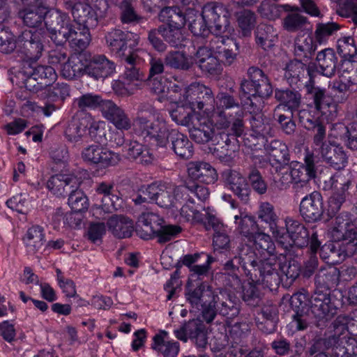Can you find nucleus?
<instances>
[{
	"mask_svg": "<svg viewBox=\"0 0 357 357\" xmlns=\"http://www.w3.org/2000/svg\"><path fill=\"white\" fill-rule=\"evenodd\" d=\"M318 151L323 160L335 169H342L347 164V156L339 145L329 143L319 148Z\"/></svg>",
	"mask_w": 357,
	"mask_h": 357,
	"instance_id": "obj_23",
	"label": "nucleus"
},
{
	"mask_svg": "<svg viewBox=\"0 0 357 357\" xmlns=\"http://www.w3.org/2000/svg\"><path fill=\"white\" fill-rule=\"evenodd\" d=\"M338 53L344 59V61H351V59L357 55V47L352 37H344L337 40Z\"/></svg>",
	"mask_w": 357,
	"mask_h": 357,
	"instance_id": "obj_62",
	"label": "nucleus"
},
{
	"mask_svg": "<svg viewBox=\"0 0 357 357\" xmlns=\"http://www.w3.org/2000/svg\"><path fill=\"white\" fill-rule=\"evenodd\" d=\"M238 26L243 36H248L256 24L255 14L250 10H242L236 14Z\"/></svg>",
	"mask_w": 357,
	"mask_h": 357,
	"instance_id": "obj_55",
	"label": "nucleus"
},
{
	"mask_svg": "<svg viewBox=\"0 0 357 357\" xmlns=\"http://www.w3.org/2000/svg\"><path fill=\"white\" fill-rule=\"evenodd\" d=\"M328 234L333 241H348V250L350 247H355L353 253H357V227L354 225L348 213H342L335 217Z\"/></svg>",
	"mask_w": 357,
	"mask_h": 357,
	"instance_id": "obj_10",
	"label": "nucleus"
},
{
	"mask_svg": "<svg viewBox=\"0 0 357 357\" xmlns=\"http://www.w3.org/2000/svg\"><path fill=\"white\" fill-rule=\"evenodd\" d=\"M42 35L38 31H23L16 39V50L24 62H36L42 55L43 44Z\"/></svg>",
	"mask_w": 357,
	"mask_h": 357,
	"instance_id": "obj_9",
	"label": "nucleus"
},
{
	"mask_svg": "<svg viewBox=\"0 0 357 357\" xmlns=\"http://www.w3.org/2000/svg\"><path fill=\"white\" fill-rule=\"evenodd\" d=\"M213 300L214 306L220 315L232 319L239 314V301L226 291H215Z\"/></svg>",
	"mask_w": 357,
	"mask_h": 357,
	"instance_id": "obj_22",
	"label": "nucleus"
},
{
	"mask_svg": "<svg viewBox=\"0 0 357 357\" xmlns=\"http://www.w3.org/2000/svg\"><path fill=\"white\" fill-rule=\"evenodd\" d=\"M241 110L243 107L236 98L227 93H219L215 99L211 123L217 129H227L231 123L228 116H232L231 111L235 113Z\"/></svg>",
	"mask_w": 357,
	"mask_h": 357,
	"instance_id": "obj_7",
	"label": "nucleus"
},
{
	"mask_svg": "<svg viewBox=\"0 0 357 357\" xmlns=\"http://www.w3.org/2000/svg\"><path fill=\"white\" fill-rule=\"evenodd\" d=\"M188 178L185 181L206 184L214 183L218 180V174L214 167L203 161H192L187 165ZM197 185H198L197 183Z\"/></svg>",
	"mask_w": 357,
	"mask_h": 357,
	"instance_id": "obj_21",
	"label": "nucleus"
},
{
	"mask_svg": "<svg viewBox=\"0 0 357 357\" xmlns=\"http://www.w3.org/2000/svg\"><path fill=\"white\" fill-rule=\"evenodd\" d=\"M140 50L137 49L135 52H130V54L121 58L126 63V70L123 75V78L128 83L142 80L144 77L143 74L140 72L137 65L141 62L138 52Z\"/></svg>",
	"mask_w": 357,
	"mask_h": 357,
	"instance_id": "obj_37",
	"label": "nucleus"
},
{
	"mask_svg": "<svg viewBox=\"0 0 357 357\" xmlns=\"http://www.w3.org/2000/svg\"><path fill=\"white\" fill-rule=\"evenodd\" d=\"M319 248L321 257L326 260L328 264H339L344 259V254L340 246H337L333 243H326Z\"/></svg>",
	"mask_w": 357,
	"mask_h": 357,
	"instance_id": "obj_57",
	"label": "nucleus"
},
{
	"mask_svg": "<svg viewBox=\"0 0 357 357\" xmlns=\"http://www.w3.org/2000/svg\"><path fill=\"white\" fill-rule=\"evenodd\" d=\"M203 16L212 26V33L218 36L225 33L229 25L230 13L222 3L210 2L202 8Z\"/></svg>",
	"mask_w": 357,
	"mask_h": 357,
	"instance_id": "obj_12",
	"label": "nucleus"
},
{
	"mask_svg": "<svg viewBox=\"0 0 357 357\" xmlns=\"http://www.w3.org/2000/svg\"><path fill=\"white\" fill-rule=\"evenodd\" d=\"M79 179L73 175L56 174L47 181V189L54 195L60 197L68 194L71 188L79 185Z\"/></svg>",
	"mask_w": 357,
	"mask_h": 357,
	"instance_id": "obj_24",
	"label": "nucleus"
},
{
	"mask_svg": "<svg viewBox=\"0 0 357 357\" xmlns=\"http://www.w3.org/2000/svg\"><path fill=\"white\" fill-rule=\"evenodd\" d=\"M341 74L344 82H347L356 90L357 89V62L343 61L341 65Z\"/></svg>",
	"mask_w": 357,
	"mask_h": 357,
	"instance_id": "obj_63",
	"label": "nucleus"
},
{
	"mask_svg": "<svg viewBox=\"0 0 357 357\" xmlns=\"http://www.w3.org/2000/svg\"><path fill=\"white\" fill-rule=\"evenodd\" d=\"M134 38L135 45H138L139 36L130 32H125L121 29H112L105 34L106 44L109 50L118 57L123 58L130 54V52H135L128 49V41Z\"/></svg>",
	"mask_w": 357,
	"mask_h": 357,
	"instance_id": "obj_13",
	"label": "nucleus"
},
{
	"mask_svg": "<svg viewBox=\"0 0 357 357\" xmlns=\"http://www.w3.org/2000/svg\"><path fill=\"white\" fill-rule=\"evenodd\" d=\"M234 222L237 231L249 241L258 233V225L255 218L251 215L239 212L238 215H234Z\"/></svg>",
	"mask_w": 357,
	"mask_h": 357,
	"instance_id": "obj_42",
	"label": "nucleus"
},
{
	"mask_svg": "<svg viewBox=\"0 0 357 357\" xmlns=\"http://www.w3.org/2000/svg\"><path fill=\"white\" fill-rule=\"evenodd\" d=\"M305 87L317 111H321L329 106L326 89L316 86L314 81L311 79L305 84Z\"/></svg>",
	"mask_w": 357,
	"mask_h": 357,
	"instance_id": "obj_46",
	"label": "nucleus"
},
{
	"mask_svg": "<svg viewBox=\"0 0 357 357\" xmlns=\"http://www.w3.org/2000/svg\"><path fill=\"white\" fill-rule=\"evenodd\" d=\"M310 303L311 314L319 328L325 327L337 312V308L331 302L330 293L327 290L324 291L317 289L311 296Z\"/></svg>",
	"mask_w": 357,
	"mask_h": 357,
	"instance_id": "obj_8",
	"label": "nucleus"
},
{
	"mask_svg": "<svg viewBox=\"0 0 357 357\" xmlns=\"http://www.w3.org/2000/svg\"><path fill=\"white\" fill-rule=\"evenodd\" d=\"M83 117L79 115L73 116L68 122L65 128L64 134L67 140L72 143L82 142L86 135Z\"/></svg>",
	"mask_w": 357,
	"mask_h": 357,
	"instance_id": "obj_41",
	"label": "nucleus"
},
{
	"mask_svg": "<svg viewBox=\"0 0 357 357\" xmlns=\"http://www.w3.org/2000/svg\"><path fill=\"white\" fill-rule=\"evenodd\" d=\"M86 75L98 80L111 76L115 71V64L104 54H94L86 61Z\"/></svg>",
	"mask_w": 357,
	"mask_h": 357,
	"instance_id": "obj_17",
	"label": "nucleus"
},
{
	"mask_svg": "<svg viewBox=\"0 0 357 357\" xmlns=\"http://www.w3.org/2000/svg\"><path fill=\"white\" fill-rule=\"evenodd\" d=\"M90 26H81L75 27L73 24L70 29V33L64 36L58 45H64L66 42L70 43V46L76 51L84 50L90 44L91 36L89 31Z\"/></svg>",
	"mask_w": 357,
	"mask_h": 357,
	"instance_id": "obj_27",
	"label": "nucleus"
},
{
	"mask_svg": "<svg viewBox=\"0 0 357 357\" xmlns=\"http://www.w3.org/2000/svg\"><path fill=\"white\" fill-rule=\"evenodd\" d=\"M248 75L258 89V96L268 98L273 93V87L268 77L258 67L252 66L248 70Z\"/></svg>",
	"mask_w": 357,
	"mask_h": 357,
	"instance_id": "obj_35",
	"label": "nucleus"
},
{
	"mask_svg": "<svg viewBox=\"0 0 357 357\" xmlns=\"http://www.w3.org/2000/svg\"><path fill=\"white\" fill-rule=\"evenodd\" d=\"M168 333L161 331L154 335L151 348L163 357H176L180 351V344L178 342L167 340Z\"/></svg>",
	"mask_w": 357,
	"mask_h": 357,
	"instance_id": "obj_30",
	"label": "nucleus"
},
{
	"mask_svg": "<svg viewBox=\"0 0 357 357\" xmlns=\"http://www.w3.org/2000/svg\"><path fill=\"white\" fill-rule=\"evenodd\" d=\"M317 49L313 38L310 35H298L294 40V55L297 59L307 61Z\"/></svg>",
	"mask_w": 357,
	"mask_h": 357,
	"instance_id": "obj_34",
	"label": "nucleus"
},
{
	"mask_svg": "<svg viewBox=\"0 0 357 357\" xmlns=\"http://www.w3.org/2000/svg\"><path fill=\"white\" fill-rule=\"evenodd\" d=\"M316 63L320 73L326 77H331L335 74L338 57L333 49L326 48L317 53Z\"/></svg>",
	"mask_w": 357,
	"mask_h": 357,
	"instance_id": "obj_29",
	"label": "nucleus"
},
{
	"mask_svg": "<svg viewBox=\"0 0 357 357\" xmlns=\"http://www.w3.org/2000/svg\"><path fill=\"white\" fill-rule=\"evenodd\" d=\"M23 240L29 252H38L43 247L45 241L43 228L38 225L30 227Z\"/></svg>",
	"mask_w": 357,
	"mask_h": 357,
	"instance_id": "obj_40",
	"label": "nucleus"
},
{
	"mask_svg": "<svg viewBox=\"0 0 357 357\" xmlns=\"http://www.w3.org/2000/svg\"><path fill=\"white\" fill-rule=\"evenodd\" d=\"M71 12L75 21L81 26H95L98 24L97 15L88 3L81 2Z\"/></svg>",
	"mask_w": 357,
	"mask_h": 357,
	"instance_id": "obj_39",
	"label": "nucleus"
},
{
	"mask_svg": "<svg viewBox=\"0 0 357 357\" xmlns=\"http://www.w3.org/2000/svg\"><path fill=\"white\" fill-rule=\"evenodd\" d=\"M255 36L257 43L266 50L273 46L277 33L271 25L260 24L255 31Z\"/></svg>",
	"mask_w": 357,
	"mask_h": 357,
	"instance_id": "obj_50",
	"label": "nucleus"
},
{
	"mask_svg": "<svg viewBox=\"0 0 357 357\" xmlns=\"http://www.w3.org/2000/svg\"><path fill=\"white\" fill-rule=\"evenodd\" d=\"M213 294L214 291L210 287L201 283L195 289H189L185 297L192 310L195 312L202 310L203 306L212 303L214 301Z\"/></svg>",
	"mask_w": 357,
	"mask_h": 357,
	"instance_id": "obj_26",
	"label": "nucleus"
},
{
	"mask_svg": "<svg viewBox=\"0 0 357 357\" xmlns=\"http://www.w3.org/2000/svg\"><path fill=\"white\" fill-rule=\"evenodd\" d=\"M47 11L44 9L31 6L25 8L18 13V16L23 20L24 24L29 27H37L45 22Z\"/></svg>",
	"mask_w": 357,
	"mask_h": 357,
	"instance_id": "obj_45",
	"label": "nucleus"
},
{
	"mask_svg": "<svg viewBox=\"0 0 357 357\" xmlns=\"http://www.w3.org/2000/svg\"><path fill=\"white\" fill-rule=\"evenodd\" d=\"M257 215L259 220L267 224L273 234L278 233L277 225L279 218L275 211L274 206L271 203L267 202L261 203Z\"/></svg>",
	"mask_w": 357,
	"mask_h": 357,
	"instance_id": "obj_47",
	"label": "nucleus"
},
{
	"mask_svg": "<svg viewBox=\"0 0 357 357\" xmlns=\"http://www.w3.org/2000/svg\"><path fill=\"white\" fill-rule=\"evenodd\" d=\"M210 45L213 51L219 54L227 66H231L239 53L240 45L236 40L221 35L211 39Z\"/></svg>",
	"mask_w": 357,
	"mask_h": 357,
	"instance_id": "obj_19",
	"label": "nucleus"
},
{
	"mask_svg": "<svg viewBox=\"0 0 357 357\" xmlns=\"http://www.w3.org/2000/svg\"><path fill=\"white\" fill-rule=\"evenodd\" d=\"M70 86L66 83H56L50 86L46 90V97L52 102H63L67 97L70 96Z\"/></svg>",
	"mask_w": 357,
	"mask_h": 357,
	"instance_id": "obj_60",
	"label": "nucleus"
},
{
	"mask_svg": "<svg viewBox=\"0 0 357 357\" xmlns=\"http://www.w3.org/2000/svg\"><path fill=\"white\" fill-rule=\"evenodd\" d=\"M160 191L155 204L162 208L174 206L177 202L188 199L192 203L190 192L199 200L205 202L209 197L208 188L202 185H197L190 181H185L183 185H176L172 183L160 182Z\"/></svg>",
	"mask_w": 357,
	"mask_h": 357,
	"instance_id": "obj_2",
	"label": "nucleus"
},
{
	"mask_svg": "<svg viewBox=\"0 0 357 357\" xmlns=\"http://www.w3.org/2000/svg\"><path fill=\"white\" fill-rule=\"evenodd\" d=\"M341 26L333 22L326 23H317L314 31L315 43L319 44L326 43L340 29Z\"/></svg>",
	"mask_w": 357,
	"mask_h": 357,
	"instance_id": "obj_52",
	"label": "nucleus"
},
{
	"mask_svg": "<svg viewBox=\"0 0 357 357\" xmlns=\"http://www.w3.org/2000/svg\"><path fill=\"white\" fill-rule=\"evenodd\" d=\"M169 142L171 149L181 158L187 160L192 156L193 145L186 135L176 130Z\"/></svg>",
	"mask_w": 357,
	"mask_h": 357,
	"instance_id": "obj_36",
	"label": "nucleus"
},
{
	"mask_svg": "<svg viewBox=\"0 0 357 357\" xmlns=\"http://www.w3.org/2000/svg\"><path fill=\"white\" fill-rule=\"evenodd\" d=\"M340 272L337 268L331 266L321 267L315 276V284L328 291L330 287L337 284Z\"/></svg>",
	"mask_w": 357,
	"mask_h": 357,
	"instance_id": "obj_44",
	"label": "nucleus"
},
{
	"mask_svg": "<svg viewBox=\"0 0 357 357\" xmlns=\"http://www.w3.org/2000/svg\"><path fill=\"white\" fill-rule=\"evenodd\" d=\"M45 25L50 38L58 45L64 36L70 33L73 22L66 13L59 9H51L47 11Z\"/></svg>",
	"mask_w": 357,
	"mask_h": 357,
	"instance_id": "obj_11",
	"label": "nucleus"
},
{
	"mask_svg": "<svg viewBox=\"0 0 357 357\" xmlns=\"http://www.w3.org/2000/svg\"><path fill=\"white\" fill-rule=\"evenodd\" d=\"M77 188H71L68 194V204L75 213H81L88 209L89 200L84 192Z\"/></svg>",
	"mask_w": 357,
	"mask_h": 357,
	"instance_id": "obj_51",
	"label": "nucleus"
},
{
	"mask_svg": "<svg viewBox=\"0 0 357 357\" xmlns=\"http://www.w3.org/2000/svg\"><path fill=\"white\" fill-rule=\"evenodd\" d=\"M314 153L305 151L304 163L293 161L290 163V172L294 183H307L317 176Z\"/></svg>",
	"mask_w": 357,
	"mask_h": 357,
	"instance_id": "obj_15",
	"label": "nucleus"
},
{
	"mask_svg": "<svg viewBox=\"0 0 357 357\" xmlns=\"http://www.w3.org/2000/svg\"><path fill=\"white\" fill-rule=\"evenodd\" d=\"M34 62H24L21 68L24 75L32 76L38 79L43 86H49L56 80L57 75L54 68L50 66H33Z\"/></svg>",
	"mask_w": 357,
	"mask_h": 357,
	"instance_id": "obj_25",
	"label": "nucleus"
},
{
	"mask_svg": "<svg viewBox=\"0 0 357 357\" xmlns=\"http://www.w3.org/2000/svg\"><path fill=\"white\" fill-rule=\"evenodd\" d=\"M255 262V257L252 255H246L245 257L241 254L238 256H234L231 259L227 261L224 264L223 270L225 274L228 275V280L230 281L229 285L234 288H238L241 286V281L239 278L240 267L244 270L245 273L250 270V266Z\"/></svg>",
	"mask_w": 357,
	"mask_h": 357,
	"instance_id": "obj_20",
	"label": "nucleus"
},
{
	"mask_svg": "<svg viewBox=\"0 0 357 357\" xmlns=\"http://www.w3.org/2000/svg\"><path fill=\"white\" fill-rule=\"evenodd\" d=\"M85 69L86 65L81 60L68 58L61 68V74L64 78L72 80L86 75Z\"/></svg>",
	"mask_w": 357,
	"mask_h": 357,
	"instance_id": "obj_49",
	"label": "nucleus"
},
{
	"mask_svg": "<svg viewBox=\"0 0 357 357\" xmlns=\"http://www.w3.org/2000/svg\"><path fill=\"white\" fill-rule=\"evenodd\" d=\"M222 177L228 189L241 201L245 203L248 202L251 190L245 176L236 170L227 169L222 172Z\"/></svg>",
	"mask_w": 357,
	"mask_h": 357,
	"instance_id": "obj_18",
	"label": "nucleus"
},
{
	"mask_svg": "<svg viewBox=\"0 0 357 357\" xmlns=\"http://www.w3.org/2000/svg\"><path fill=\"white\" fill-rule=\"evenodd\" d=\"M164 219L157 213H143L139 218L136 233L142 239H151L156 236L158 243H167L179 234L181 228L177 225H164Z\"/></svg>",
	"mask_w": 357,
	"mask_h": 357,
	"instance_id": "obj_3",
	"label": "nucleus"
},
{
	"mask_svg": "<svg viewBox=\"0 0 357 357\" xmlns=\"http://www.w3.org/2000/svg\"><path fill=\"white\" fill-rule=\"evenodd\" d=\"M123 151L127 158L137 160L142 165L151 164L154 160L150 150L137 141L130 142L123 147Z\"/></svg>",
	"mask_w": 357,
	"mask_h": 357,
	"instance_id": "obj_31",
	"label": "nucleus"
},
{
	"mask_svg": "<svg viewBox=\"0 0 357 357\" xmlns=\"http://www.w3.org/2000/svg\"><path fill=\"white\" fill-rule=\"evenodd\" d=\"M252 132L259 135L261 142H266V137L271 135V127L268 122H265L261 114L252 115L250 119Z\"/></svg>",
	"mask_w": 357,
	"mask_h": 357,
	"instance_id": "obj_56",
	"label": "nucleus"
},
{
	"mask_svg": "<svg viewBox=\"0 0 357 357\" xmlns=\"http://www.w3.org/2000/svg\"><path fill=\"white\" fill-rule=\"evenodd\" d=\"M278 311L275 305H265L257 317V325L259 330L265 333H273L277 327Z\"/></svg>",
	"mask_w": 357,
	"mask_h": 357,
	"instance_id": "obj_28",
	"label": "nucleus"
},
{
	"mask_svg": "<svg viewBox=\"0 0 357 357\" xmlns=\"http://www.w3.org/2000/svg\"><path fill=\"white\" fill-rule=\"evenodd\" d=\"M160 20L167 27L183 28L186 24L185 13L178 6H166L159 13Z\"/></svg>",
	"mask_w": 357,
	"mask_h": 357,
	"instance_id": "obj_33",
	"label": "nucleus"
},
{
	"mask_svg": "<svg viewBox=\"0 0 357 357\" xmlns=\"http://www.w3.org/2000/svg\"><path fill=\"white\" fill-rule=\"evenodd\" d=\"M251 241L254 242L255 254L254 255L251 252L250 255H252L255 256L259 255L264 257V259L266 256H268V257H276L275 255V243L269 235L265 233L258 232L251 238ZM254 257L255 258V257Z\"/></svg>",
	"mask_w": 357,
	"mask_h": 357,
	"instance_id": "obj_38",
	"label": "nucleus"
},
{
	"mask_svg": "<svg viewBox=\"0 0 357 357\" xmlns=\"http://www.w3.org/2000/svg\"><path fill=\"white\" fill-rule=\"evenodd\" d=\"M310 24L307 17L298 13H289L282 20V26L288 32H296L303 31Z\"/></svg>",
	"mask_w": 357,
	"mask_h": 357,
	"instance_id": "obj_54",
	"label": "nucleus"
},
{
	"mask_svg": "<svg viewBox=\"0 0 357 357\" xmlns=\"http://www.w3.org/2000/svg\"><path fill=\"white\" fill-rule=\"evenodd\" d=\"M118 6L121 10L120 18L122 23H138L142 19L136 13L130 0H121Z\"/></svg>",
	"mask_w": 357,
	"mask_h": 357,
	"instance_id": "obj_61",
	"label": "nucleus"
},
{
	"mask_svg": "<svg viewBox=\"0 0 357 357\" xmlns=\"http://www.w3.org/2000/svg\"><path fill=\"white\" fill-rule=\"evenodd\" d=\"M275 98L279 101L281 107H287L291 110L292 115L295 111H297L301 103V96L295 90L291 89H276L275 91Z\"/></svg>",
	"mask_w": 357,
	"mask_h": 357,
	"instance_id": "obj_43",
	"label": "nucleus"
},
{
	"mask_svg": "<svg viewBox=\"0 0 357 357\" xmlns=\"http://www.w3.org/2000/svg\"><path fill=\"white\" fill-rule=\"evenodd\" d=\"M300 214L307 222H316L321 220L324 206L320 192L314 191L304 197L299 206Z\"/></svg>",
	"mask_w": 357,
	"mask_h": 357,
	"instance_id": "obj_14",
	"label": "nucleus"
},
{
	"mask_svg": "<svg viewBox=\"0 0 357 357\" xmlns=\"http://www.w3.org/2000/svg\"><path fill=\"white\" fill-rule=\"evenodd\" d=\"M165 62L167 66L172 68L182 70H188L192 66V59L180 51L167 52L165 57Z\"/></svg>",
	"mask_w": 357,
	"mask_h": 357,
	"instance_id": "obj_48",
	"label": "nucleus"
},
{
	"mask_svg": "<svg viewBox=\"0 0 357 357\" xmlns=\"http://www.w3.org/2000/svg\"><path fill=\"white\" fill-rule=\"evenodd\" d=\"M349 185H346L334 190L333 195L328 200V210L331 213H336L346 201V198L349 194Z\"/></svg>",
	"mask_w": 357,
	"mask_h": 357,
	"instance_id": "obj_64",
	"label": "nucleus"
},
{
	"mask_svg": "<svg viewBox=\"0 0 357 357\" xmlns=\"http://www.w3.org/2000/svg\"><path fill=\"white\" fill-rule=\"evenodd\" d=\"M279 266L280 257H267L259 261L255 259L247 275H250L251 281L273 290L279 285L281 280Z\"/></svg>",
	"mask_w": 357,
	"mask_h": 357,
	"instance_id": "obj_4",
	"label": "nucleus"
},
{
	"mask_svg": "<svg viewBox=\"0 0 357 357\" xmlns=\"http://www.w3.org/2000/svg\"><path fill=\"white\" fill-rule=\"evenodd\" d=\"M183 98L186 106L194 112H202L211 121L215 98L209 87L198 82L192 83L185 89Z\"/></svg>",
	"mask_w": 357,
	"mask_h": 357,
	"instance_id": "obj_6",
	"label": "nucleus"
},
{
	"mask_svg": "<svg viewBox=\"0 0 357 357\" xmlns=\"http://www.w3.org/2000/svg\"><path fill=\"white\" fill-rule=\"evenodd\" d=\"M268 162L275 173L281 172L290 163V154L287 146L282 141L273 139L265 146Z\"/></svg>",
	"mask_w": 357,
	"mask_h": 357,
	"instance_id": "obj_16",
	"label": "nucleus"
},
{
	"mask_svg": "<svg viewBox=\"0 0 357 357\" xmlns=\"http://www.w3.org/2000/svg\"><path fill=\"white\" fill-rule=\"evenodd\" d=\"M163 31V39L172 47L179 48L183 45L185 40L183 33V28L167 27L162 24Z\"/></svg>",
	"mask_w": 357,
	"mask_h": 357,
	"instance_id": "obj_58",
	"label": "nucleus"
},
{
	"mask_svg": "<svg viewBox=\"0 0 357 357\" xmlns=\"http://www.w3.org/2000/svg\"><path fill=\"white\" fill-rule=\"evenodd\" d=\"M190 138L199 144H204L213 140V130L205 123L199 124V127L193 126L189 130Z\"/></svg>",
	"mask_w": 357,
	"mask_h": 357,
	"instance_id": "obj_59",
	"label": "nucleus"
},
{
	"mask_svg": "<svg viewBox=\"0 0 357 357\" xmlns=\"http://www.w3.org/2000/svg\"><path fill=\"white\" fill-rule=\"evenodd\" d=\"M286 227L288 236L290 238L291 242L285 243L280 237L279 240L286 249L293 245L298 248L307 247L310 245V251L317 252L320 248L321 242L318 239V234L314 227H312L308 230L304 225L298 220L291 218H287Z\"/></svg>",
	"mask_w": 357,
	"mask_h": 357,
	"instance_id": "obj_5",
	"label": "nucleus"
},
{
	"mask_svg": "<svg viewBox=\"0 0 357 357\" xmlns=\"http://www.w3.org/2000/svg\"><path fill=\"white\" fill-rule=\"evenodd\" d=\"M104 99L101 96L93 93H86L80 96L74 100V104L80 111H86L87 109L94 110L99 109L100 110L101 105L104 102Z\"/></svg>",
	"mask_w": 357,
	"mask_h": 357,
	"instance_id": "obj_53",
	"label": "nucleus"
},
{
	"mask_svg": "<svg viewBox=\"0 0 357 357\" xmlns=\"http://www.w3.org/2000/svg\"><path fill=\"white\" fill-rule=\"evenodd\" d=\"M142 106L137 117L134 121V128L136 133L142 135L155 146L161 148H166L169 144V141L176 131V129L169 128L167 122L162 116L158 115L153 121H151L143 114V112L147 110L149 113L154 112L151 106Z\"/></svg>",
	"mask_w": 357,
	"mask_h": 357,
	"instance_id": "obj_1",
	"label": "nucleus"
},
{
	"mask_svg": "<svg viewBox=\"0 0 357 357\" xmlns=\"http://www.w3.org/2000/svg\"><path fill=\"white\" fill-rule=\"evenodd\" d=\"M107 227L118 238H128L133 231V222L123 215H113L107 221Z\"/></svg>",
	"mask_w": 357,
	"mask_h": 357,
	"instance_id": "obj_32",
	"label": "nucleus"
}]
</instances>
